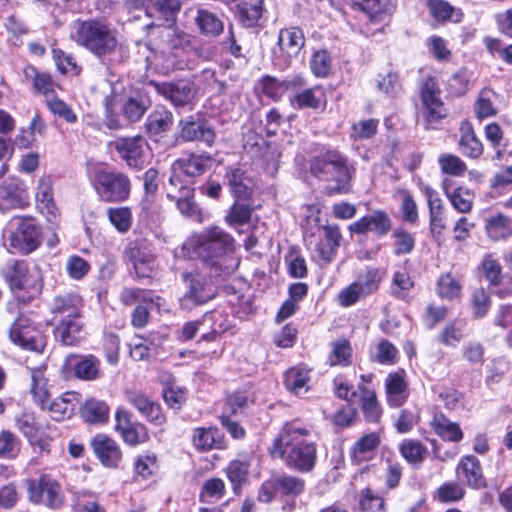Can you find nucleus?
<instances>
[{
  "mask_svg": "<svg viewBox=\"0 0 512 512\" xmlns=\"http://www.w3.org/2000/svg\"><path fill=\"white\" fill-rule=\"evenodd\" d=\"M225 181L231 194L237 199H247L252 194L254 182L246 170L239 166H228Z\"/></svg>",
  "mask_w": 512,
  "mask_h": 512,
  "instance_id": "b1692460",
  "label": "nucleus"
},
{
  "mask_svg": "<svg viewBox=\"0 0 512 512\" xmlns=\"http://www.w3.org/2000/svg\"><path fill=\"white\" fill-rule=\"evenodd\" d=\"M405 377L406 372L404 369H398L388 374L385 380V390L387 403L390 407H401L407 401L409 391Z\"/></svg>",
  "mask_w": 512,
  "mask_h": 512,
  "instance_id": "5701e85b",
  "label": "nucleus"
},
{
  "mask_svg": "<svg viewBox=\"0 0 512 512\" xmlns=\"http://www.w3.org/2000/svg\"><path fill=\"white\" fill-rule=\"evenodd\" d=\"M481 270L485 280L489 282L490 285L497 286L501 283L503 278L501 264L491 254H487L483 257Z\"/></svg>",
  "mask_w": 512,
  "mask_h": 512,
  "instance_id": "13d9d810",
  "label": "nucleus"
},
{
  "mask_svg": "<svg viewBox=\"0 0 512 512\" xmlns=\"http://www.w3.org/2000/svg\"><path fill=\"white\" fill-rule=\"evenodd\" d=\"M0 274L11 291H21L32 286L29 264L25 260H9Z\"/></svg>",
  "mask_w": 512,
  "mask_h": 512,
  "instance_id": "6ab92c4d",
  "label": "nucleus"
},
{
  "mask_svg": "<svg viewBox=\"0 0 512 512\" xmlns=\"http://www.w3.org/2000/svg\"><path fill=\"white\" fill-rule=\"evenodd\" d=\"M305 42L304 32L298 26L282 28L279 31L277 44L282 55L287 59L297 57L304 48Z\"/></svg>",
  "mask_w": 512,
  "mask_h": 512,
  "instance_id": "393cba45",
  "label": "nucleus"
},
{
  "mask_svg": "<svg viewBox=\"0 0 512 512\" xmlns=\"http://www.w3.org/2000/svg\"><path fill=\"white\" fill-rule=\"evenodd\" d=\"M371 359L382 365H394L398 360V349L387 339H381Z\"/></svg>",
  "mask_w": 512,
  "mask_h": 512,
  "instance_id": "5fc2aeb1",
  "label": "nucleus"
},
{
  "mask_svg": "<svg viewBox=\"0 0 512 512\" xmlns=\"http://www.w3.org/2000/svg\"><path fill=\"white\" fill-rule=\"evenodd\" d=\"M37 208L46 219L56 224L60 218V212L54 202L51 181L49 178L39 180L36 192Z\"/></svg>",
  "mask_w": 512,
  "mask_h": 512,
  "instance_id": "bb28decb",
  "label": "nucleus"
},
{
  "mask_svg": "<svg viewBox=\"0 0 512 512\" xmlns=\"http://www.w3.org/2000/svg\"><path fill=\"white\" fill-rule=\"evenodd\" d=\"M380 282V271L376 268L367 270L365 273L359 275L358 279L354 281L363 296L376 292L379 288Z\"/></svg>",
  "mask_w": 512,
  "mask_h": 512,
  "instance_id": "680f3d73",
  "label": "nucleus"
},
{
  "mask_svg": "<svg viewBox=\"0 0 512 512\" xmlns=\"http://www.w3.org/2000/svg\"><path fill=\"white\" fill-rule=\"evenodd\" d=\"M420 95L428 121H438L446 116V109L440 98L441 90L434 77L429 76L424 80Z\"/></svg>",
  "mask_w": 512,
  "mask_h": 512,
  "instance_id": "f3484780",
  "label": "nucleus"
},
{
  "mask_svg": "<svg viewBox=\"0 0 512 512\" xmlns=\"http://www.w3.org/2000/svg\"><path fill=\"white\" fill-rule=\"evenodd\" d=\"M263 11V0H239L236 4V17L247 28L258 24Z\"/></svg>",
  "mask_w": 512,
  "mask_h": 512,
  "instance_id": "72a5a7b5",
  "label": "nucleus"
},
{
  "mask_svg": "<svg viewBox=\"0 0 512 512\" xmlns=\"http://www.w3.org/2000/svg\"><path fill=\"white\" fill-rule=\"evenodd\" d=\"M161 37L166 42L168 49L172 51L184 50L191 45L189 34L170 26L161 32Z\"/></svg>",
  "mask_w": 512,
  "mask_h": 512,
  "instance_id": "864d4df0",
  "label": "nucleus"
},
{
  "mask_svg": "<svg viewBox=\"0 0 512 512\" xmlns=\"http://www.w3.org/2000/svg\"><path fill=\"white\" fill-rule=\"evenodd\" d=\"M173 115L166 108L155 109L145 121V129L150 135H159L171 129Z\"/></svg>",
  "mask_w": 512,
  "mask_h": 512,
  "instance_id": "ea45409f",
  "label": "nucleus"
},
{
  "mask_svg": "<svg viewBox=\"0 0 512 512\" xmlns=\"http://www.w3.org/2000/svg\"><path fill=\"white\" fill-rule=\"evenodd\" d=\"M394 239V254L396 256L410 254L415 248V237L402 227L396 228L392 233Z\"/></svg>",
  "mask_w": 512,
  "mask_h": 512,
  "instance_id": "4d7b16f0",
  "label": "nucleus"
},
{
  "mask_svg": "<svg viewBox=\"0 0 512 512\" xmlns=\"http://www.w3.org/2000/svg\"><path fill=\"white\" fill-rule=\"evenodd\" d=\"M91 446L99 461L108 468H117L122 460L118 443L105 434H97L91 440Z\"/></svg>",
  "mask_w": 512,
  "mask_h": 512,
  "instance_id": "412c9836",
  "label": "nucleus"
},
{
  "mask_svg": "<svg viewBox=\"0 0 512 512\" xmlns=\"http://www.w3.org/2000/svg\"><path fill=\"white\" fill-rule=\"evenodd\" d=\"M452 206L460 213H468L472 209L474 194L467 188L458 187L450 195Z\"/></svg>",
  "mask_w": 512,
  "mask_h": 512,
  "instance_id": "338daca9",
  "label": "nucleus"
},
{
  "mask_svg": "<svg viewBox=\"0 0 512 512\" xmlns=\"http://www.w3.org/2000/svg\"><path fill=\"white\" fill-rule=\"evenodd\" d=\"M210 324L211 331L204 333L201 336V340L203 341H214L218 335L224 333L228 325L225 324L223 319V315L217 311L207 312L203 315V324Z\"/></svg>",
  "mask_w": 512,
  "mask_h": 512,
  "instance_id": "bf43d9fd",
  "label": "nucleus"
},
{
  "mask_svg": "<svg viewBox=\"0 0 512 512\" xmlns=\"http://www.w3.org/2000/svg\"><path fill=\"white\" fill-rule=\"evenodd\" d=\"M309 171L320 181L332 182L330 193H347L355 175V167L348 157L337 149H326L311 157Z\"/></svg>",
  "mask_w": 512,
  "mask_h": 512,
  "instance_id": "20e7f679",
  "label": "nucleus"
},
{
  "mask_svg": "<svg viewBox=\"0 0 512 512\" xmlns=\"http://www.w3.org/2000/svg\"><path fill=\"white\" fill-rule=\"evenodd\" d=\"M253 207L236 201L228 210L225 220L230 227L248 224L251 221Z\"/></svg>",
  "mask_w": 512,
  "mask_h": 512,
  "instance_id": "603ef678",
  "label": "nucleus"
},
{
  "mask_svg": "<svg viewBox=\"0 0 512 512\" xmlns=\"http://www.w3.org/2000/svg\"><path fill=\"white\" fill-rule=\"evenodd\" d=\"M111 224L120 233H126L132 225V211L129 207H111L107 210Z\"/></svg>",
  "mask_w": 512,
  "mask_h": 512,
  "instance_id": "6e6d98bb",
  "label": "nucleus"
},
{
  "mask_svg": "<svg viewBox=\"0 0 512 512\" xmlns=\"http://www.w3.org/2000/svg\"><path fill=\"white\" fill-rule=\"evenodd\" d=\"M182 7L180 0H156L148 9V15L165 23L173 24Z\"/></svg>",
  "mask_w": 512,
  "mask_h": 512,
  "instance_id": "4c0bfd02",
  "label": "nucleus"
},
{
  "mask_svg": "<svg viewBox=\"0 0 512 512\" xmlns=\"http://www.w3.org/2000/svg\"><path fill=\"white\" fill-rule=\"evenodd\" d=\"M185 247L192 249L194 255L204 263L203 268L226 276L232 269L226 264L227 256L234 251V239L219 227L205 229L193 243Z\"/></svg>",
  "mask_w": 512,
  "mask_h": 512,
  "instance_id": "7ed1b4c3",
  "label": "nucleus"
},
{
  "mask_svg": "<svg viewBox=\"0 0 512 512\" xmlns=\"http://www.w3.org/2000/svg\"><path fill=\"white\" fill-rule=\"evenodd\" d=\"M275 485L278 487V492L283 496L293 498L303 494L306 488L304 479L285 473L275 477Z\"/></svg>",
  "mask_w": 512,
  "mask_h": 512,
  "instance_id": "a19ab883",
  "label": "nucleus"
},
{
  "mask_svg": "<svg viewBox=\"0 0 512 512\" xmlns=\"http://www.w3.org/2000/svg\"><path fill=\"white\" fill-rule=\"evenodd\" d=\"M74 40L108 70L122 65L130 56L128 47L118 39L117 30L105 19L79 22Z\"/></svg>",
  "mask_w": 512,
  "mask_h": 512,
  "instance_id": "f03ea898",
  "label": "nucleus"
},
{
  "mask_svg": "<svg viewBox=\"0 0 512 512\" xmlns=\"http://www.w3.org/2000/svg\"><path fill=\"white\" fill-rule=\"evenodd\" d=\"M431 426L434 432L445 441L459 442L463 438L459 425L451 422L441 413L434 415Z\"/></svg>",
  "mask_w": 512,
  "mask_h": 512,
  "instance_id": "58836bf2",
  "label": "nucleus"
},
{
  "mask_svg": "<svg viewBox=\"0 0 512 512\" xmlns=\"http://www.w3.org/2000/svg\"><path fill=\"white\" fill-rule=\"evenodd\" d=\"M485 229L489 238L493 240L506 239L512 235V219L503 214L489 217Z\"/></svg>",
  "mask_w": 512,
  "mask_h": 512,
  "instance_id": "37998d69",
  "label": "nucleus"
},
{
  "mask_svg": "<svg viewBox=\"0 0 512 512\" xmlns=\"http://www.w3.org/2000/svg\"><path fill=\"white\" fill-rule=\"evenodd\" d=\"M427 6L431 16L439 22H460L463 16L460 10L455 9L445 0H428Z\"/></svg>",
  "mask_w": 512,
  "mask_h": 512,
  "instance_id": "79ce46f5",
  "label": "nucleus"
},
{
  "mask_svg": "<svg viewBox=\"0 0 512 512\" xmlns=\"http://www.w3.org/2000/svg\"><path fill=\"white\" fill-rule=\"evenodd\" d=\"M81 417L90 424H103L108 421L109 407L105 401L88 399L80 407Z\"/></svg>",
  "mask_w": 512,
  "mask_h": 512,
  "instance_id": "e433bc0d",
  "label": "nucleus"
},
{
  "mask_svg": "<svg viewBox=\"0 0 512 512\" xmlns=\"http://www.w3.org/2000/svg\"><path fill=\"white\" fill-rule=\"evenodd\" d=\"M31 394L36 404L42 409H46L50 401V394L47 388V380L41 369H33L31 371Z\"/></svg>",
  "mask_w": 512,
  "mask_h": 512,
  "instance_id": "a18cd8bd",
  "label": "nucleus"
},
{
  "mask_svg": "<svg viewBox=\"0 0 512 512\" xmlns=\"http://www.w3.org/2000/svg\"><path fill=\"white\" fill-rule=\"evenodd\" d=\"M9 251L29 255L42 244V228L32 216H15L10 221Z\"/></svg>",
  "mask_w": 512,
  "mask_h": 512,
  "instance_id": "423d86ee",
  "label": "nucleus"
},
{
  "mask_svg": "<svg viewBox=\"0 0 512 512\" xmlns=\"http://www.w3.org/2000/svg\"><path fill=\"white\" fill-rule=\"evenodd\" d=\"M348 229L360 235L374 233L381 238L391 231L392 219L387 212L377 209L350 224Z\"/></svg>",
  "mask_w": 512,
  "mask_h": 512,
  "instance_id": "dca6fc26",
  "label": "nucleus"
},
{
  "mask_svg": "<svg viewBox=\"0 0 512 512\" xmlns=\"http://www.w3.org/2000/svg\"><path fill=\"white\" fill-rule=\"evenodd\" d=\"M213 156L209 153L184 152L173 162L168 184L191 185L194 179L203 175L211 166Z\"/></svg>",
  "mask_w": 512,
  "mask_h": 512,
  "instance_id": "6e6552de",
  "label": "nucleus"
},
{
  "mask_svg": "<svg viewBox=\"0 0 512 512\" xmlns=\"http://www.w3.org/2000/svg\"><path fill=\"white\" fill-rule=\"evenodd\" d=\"M83 299L76 293L66 292L56 295L48 303L51 323L82 316Z\"/></svg>",
  "mask_w": 512,
  "mask_h": 512,
  "instance_id": "2eb2a0df",
  "label": "nucleus"
},
{
  "mask_svg": "<svg viewBox=\"0 0 512 512\" xmlns=\"http://www.w3.org/2000/svg\"><path fill=\"white\" fill-rule=\"evenodd\" d=\"M359 506L363 512H385V501L370 488L361 491Z\"/></svg>",
  "mask_w": 512,
  "mask_h": 512,
  "instance_id": "69168bd1",
  "label": "nucleus"
},
{
  "mask_svg": "<svg viewBox=\"0 0 512 512\" xmlns=\"http://www.w3.org/2000/svg\"><path fill=\"white\" fill-rule=\"evenodd\" d=\"M10 340L19 347L41 353L45 348L43 337L34 330L29 318L20 314L9 330Z\"/></svg>",
  "mask_w": 512,
  "mask_h": 512,
  "instance_id": "4468645a",
  "label": "nucleus"
},
{
  "mask_svg": "<svg viewBox=\"0 0 512 512\" xmlns=\"http://www.w3.org/2000/svg\"><path fill=\"white\" fill-rule=\"evenodd\" d=\"M309 67L315 77H328L332 70V58L328 50L318 49L313 51L309 60Z\"/></svg>",
  "mask_w": 512,
  "mask_h": 512,
  "instance_id": "09e8293b",
  "label": "nucleus"
},
{
  "mask_svg": "<svg viewBox=\"0 0 512 512\" xmlns=\"http://www.w3.org/2000/svg\"><path fill=\"white\" fill-rule=\"evenodd\" d=\"M358 389L360 391V407L366 421L378 422L382 415V408L375 391L362 384L358 386Z\"/></svg>",
  "mask_w": 512,
  "mask_h": 512,
  "instance_id": "c9c22d12",
  "label": "nucleus"
},
{
  "mask_svg": "<svg viewBox=\"0 0 512 512\" xmlns=\"http://www.w3.org/2000/svg\"><path fill=\"white\" fill-rule=\"evenodd\" d=\"M94 187L103 202L120 203L129 199L132 184L125 173L102 169L95 174Z\"/></svg>",
  "mask_w": 512,
  "mask_h": 512,
  "instance_id": "0eeeda50",
  "label": "nucleus"
},
{
  "mask_svg": "<svg viewBox=\"0 0 512 512\" xmlns=\"http://www.w3.org/2000/svg\"><path fill=\"white\" fill-rule=\"evenodd\" d=\"M399 451L408 463L418 466L423 463L427 448L417 440L406 439L400 444Z\"/></svg>",
  "mask_w": 512,
  "mask_h": 512,
  "instance_id": "8fccbe9b",
  "label": "nucleus"
},
{
  "mask_svg": "<svg viewBox=\"0 0 512 512\" xmlns=\"http://www.w3.org/2000/svg\"><path fill=\"white\" fill-rule=\"evenodd\" d=\"M181 137L185 141H201L211 147L216 139L212 125L205 119L186 118L180 121Z\"/></svg>",
  "mask_w": 512,
  "mask_h": 512,
  "instance_id": "aec40b11",
  "label": "nucleus"
},
{
  "mask_svg": "<svg viewBox=\"0 0 512 512\" xmlns=\"http://www.w3.org/2000/svg\"><path fill=\"white\" fill-rule=\"evenodd\" d=\"M28 498L35 504L58 508L63 503L60 484L49 474H41L36 479L27 480Z\"/></svg>",
  "mask_w": 512,
  "mask_h": 512,
  "instance_id": "9d476101",
  "label": "nucleus"
},
{
  "mask_svg": "<svg viewBox=\"0 0 512 512\" xmlns=\"http://www.w3.org/2000/svg\"><path fill=\"white\" fill-rule=\"evenodd\" d=\"M332 352L329 356L331 366H348L351 363L352 348L348 340L340 339L333 344Z\"/></svg>",
  "mask_w": 512,
  "mask_h": 512,
  "instance_id": "052dcab7",
  "label": "nucleus"
},
{
  "mask_svg": "<svg viewBox=\"0 0 512 512\" xmlns=\"http://www.w3.org/2000/svg\"><path fill=\"white\" fill-rule=\"evenodd\" d=\"M20 445V440L11 431L2 430L0 432V458H15L20 451Z\"/></svg>",
  "mask_w": 512,
  "mask_h": 512,
  "instance_id": "e2e57ef3",
  "label": "nucleus"
},
{
  "mask_svg": "<svg viewBox=\"0 0 512 512\" xmlns=\"http://www.w3.org/2000/svg\"><path fill=\"white\" fill-rule=\"evenodd\" d=\"M167 198L176 203L181 214L187 217L196 216L198 213L197 206L193 201L194 188L191 185H172L166 186Z\"/></svg>",
  "mask_w": 512,
  "mask_h": 512,
  "instance_id": "a878e982",
  "label": "nucleus"
},
{
  "mask_svg": "<svg viewBox=\"0 0 512 512\" xmlns=\"http://www.w3.org/2000/svg\"><path fill=\"white\" fill-rule=\"evenodd\" d=\"M458 145L461 153L468 158L478 159L483 154L482 142L476 136L472 124L467 120L460 124Z\"/></svg>",
  "mask_w": 512,
  "mask_h": 512,
  "instance_id": "7c9ffc66",
  "label": "nucleus"
},
{
  "mask_svg": "<svg viewBox=\"0 0 512 512\" xmlns=\"http://www.w3.org/2000/svg\"><path fill=\"white\" fill-rule=\"evenodd\" d=\"M323 232L327 244L316 242L315 251L318 253V256L321 260H323L325 263H329L332 261L336 250L340 246L342 235L339 227L336 225L323 226Z\"/></svg>",
  "mask_w": 512,
  "mask_h": 512,
  "instance_id": "473e14b6",
  "label": "nucleus"
},
{
  "mask_svg": "<svg viewBox=\"0 0 512 512\" xmlns=\"http://www.w3.org/2000/svg\"><path fill=\"white\" fill-rule=\"evenodd\" d=\"M380 445V436L376 432L368 433L355 442L351 449L353 457L363 458L365 454L372 453Z\"/></svg>",
  "mask_w": 512,
  "mask_h": 512,
  "instance_id": "0e129e2a",
  "label": "nucleus"
},
{
  "mask_svg": "<svg viewBox=\"0 0 512 512\" xmlns=\"http://www.w3.org/2000/svg\"><path fill=\"white\" fill-rule=\"evenodd\" d=\"M125 398L127 402L135 407L150 423L161 426L166 422V417L160 404L150 399L141 391L127 390L125 392Z\"/></svg>",
  "mask_w": 512,
  "mask_h": 512,
  "instance_id": "a211bd4d",
  "label": "nucleus"
},
{
  "mask_svg": "<svg viewBox=\"0 0 512 512\" xmlns=\"http://www.w3.org/2000/svg\"><path fill=\"white\" fill-rule=\"evenodd\" d=\"M310 370L304 366L292 367L284 375V385L286 389L295 394L301 395L308 391V382L310 381Z\"/></svg>",
  "mask_w": 512,
  "mask_h": 512,
  "instance_id": "f704fd0d",
  "label": "nucleus"
},
{
  "mask_svg": "<svg viewBox=\"0 0 512 512\" xmlns=\"http://www.w3.org/2000/svg\"><path fill=\"white\" fill-rule=\"evenodd\" d=\"M25 77L31 79L33 88L39 94H43L47 99L54 94L53 81L50 74L39 72L35 67L28 66L24 70Z\"/></svg>",
  "mask_w": 512,
  "mask_h": 512,
  "instance_id": "49530a36",
  "label": "nucleus"
},
{
  "mask_svg": "<svg viewBox=\"0 0 512 512\" xmlns=\"http://www.w3.org/2000/svg\"><path fill=\"white\" fill-rule=\"evenodd\" d=\"M149 85L159 95L169 100L175 108H183L192 104L196 95L193 82L185 79L169 82L150 81Z\"/></svg>",
  "mask_w": 512,
  "mask_h": 512,
  "instance_id": "f8f14e48",
  "label": "nucleus"
},
{
  "mask_svg": "<svg viewBox=\"0 0 512 512\" xmlns=\"http://www.w3.org/2000/svg\"><path fill=\"white\" fill-rule=\"evenodd\" d=\"M221 277L224 276L217 275V273L207 268L183 272L181 279L185 291L179 299L180 308L191 311L212 300L216 296V284Z\"/></svg>",
  "mask_w": 512,
  "mask_h": 512,
  "instance_id": "39448f33",
  "label": "nucleus"
},
{
  "mask_svg": "<svg viewBox=\"0 0 512 512\" xmlns=\"http://www.w3.org/2000/svg\"><path fill=\"white\" fill-rule=\"evenodd\" d=\"M259 83L263 94L275 101L280 100L285 94L283 80H279L276 77L264 75Z\"/></svg>",
  "mask_w": 512,
  "mask_h": 512,
  "instance_id": "774afa93",
  "label": "nucleus"
},
{
  "mask_svg": "<svg viewBox=\"0 0 512 512\" xmlns=\"http://www.w3.org/2000/svg\"><path fill=\"white\" fill-rule=\"evenodd\" d=\"M100 365V360L92 354H69L64 360L62 369L66 377L74 376L80 380L94 381L103 375Z\"/></svg>",
  "mask_w": 512,
  "mask_h": 512,
  "instance_id": "ddd939ff",
  "label": "nucleus"
},
{
  "mask_svg": "<svg viewBox=\"0 0 512 512\" xmlns=\"http://www.w3.org/2000/svg\"><path fill=\"white\" fill-rule=\"evenodd\" d=\"M15 425L17 429L31 444L39 440V427L33 413L22 412L15 416Z\"/></svg>",
  "mask_w": 512,
  "mask_h": 512,
  "instance_id": "3c124183",
  "label": "nucleus"
},
{
  "mask_svg": "<svg viewBox=\"0 0 512 512\" xmlns=\"http://www.w3.org/2000/svg\"><path fill=\"white\" fill-rule=\"evenodd\" d=\"M115 149L131 169L140 171L148 164L149 144L143 136L119 138Z\"/></svg>",
  "mask_w": 512,
  "mask_h": 512,
  "instance_id": "9b49d317",
  "label": "nucleus"
},
{
  "mask_svg": "<svg viewBox=\"0 0 512 512\" xmlns=\"http://www.w3.org/2000/svg\"><path fill=\"white\" fill-rule=\"evenodd\" d=\"M311 430L298 420L285 422L268 452L273 459H280L284 465L299 473L311 472L317 463L318 445L309 440Z\"/></svg>",
  "mask_w": 512,
  "mask_h": 512,
  "instance_id": "f257e3e1",
  "label": "nucleus"
},
{
  "mask_svg": "<svg viewBox=\"0 0 512 512\" xmlns=\"http://www.w3.org/2000/svg\"><path fill=\"white\" fill-rule=\"evenodd\" d=\"M192 444L198 452L224 450L227 441L224 434L216 427H197L193 429Z\"/></svg>",
  "mask_w": 512,
  "mask_h": 512,
  "instance_id": "4be33fe9",
  "label": "nucleus"
},
{
  "mask_svg": "<svg viewBox=\"0 0 512 512\" xmlns=\"http://www.w3.org/2000/svg\"><path fill=\"white\" fill-rule=\"evenodd\" d=\"M55 338L67 346L78 345L84 338L82 316L53 323Z\"/></svg>",
  "mask_w": 512,
  "mask_h": 512,
  "instance_id": "c85d7f7f",
  "label": "nucleus"
},
{
  "mask_svg": "<svg viewBox=\"0 0 512 512\" xmlns=\"http://www.w3.org/2000/svg\"><path fill=\"white\" fill-rule=\"evenodd\" d=\"M396 0H352L353 7L364 12L371 21L382 22L396 10Z\"/></svg>",
  "mask_w": 512,
  "mask_h": 512,
  "instance_id": "cd10ccee",
  "label": "nucleus"
},
{
  "mask_svg": "<svg viewBox=\"0 0 512 512\" xmlns=\"http://www.w3.org/2000/svg\"><path fill=\"white\" fill-rule=\"evenodd\" d=\"M150 105V100L146 97H129L122 105V114L130 123L138 122Z\"/></svg>",
  "mask_w": 512,
  "mask_h": 512,
  "instance_id": "c03bdc74",
  "label": "nucleus"
},
{
  "mask_svg": "<svg viewBox=\"0 0 512 512\" xmlns=\"http://www.w3.org/2000/svg\"><path fill=\"white\" fill-rule=\"evenodd\" d=\"M250 464L246 460H233L226 468V475L232 484L235 494H239L242 485L247 481Z\"/></svg>",
  "mask_w": 512,
  "mask_h": 512,
  "instance_id": "de8ad7c7",
  "label": "nucleus"
},
{
  "mask_svg": "<svg viewBox=\"0 0 512 512\" xmlns=\"http://www.w3.org/2000/svg\"><path fill=\"white\" fill-rule=\"evenodd\" d=\"M457 473L459 476L463 475V482L474 489H483L487 486L480 461L473 455H466L460 459Z\"/></svg>",
  "mask_w": 512,
  "mask_h": 512,
  "instance_id": "c756f323",
  "label": "nucleus"
},
{
  "mask_svg": "<svg viewBox=\"0 0 512 512\" xmlns=\"http://www.w3.org/2000/svg\"><path fill=\"white\" fill-rule=\"evenodd\" d=\"M123 261L131 266L138 279L149 278L157 269L156 255L145 239L130 241L124 248Z\"/></svg>",
  "mask_w": 512,
  "mask_h": 512,
  "instance_id": "1a4fd4ad",
  "label": "nucleus"
},
{
  "mask_svg": "<svg viewBox=\"0 0 512 512\" xmlns=\"http://www.w3.org/2000/svg\"><path fill=\"white\" fill-rule=\"evenodd\" d=\"M195 25L199 33L206 38H217L224 31L222 19L207 9H197Z\"/></svg>",
  "mask_w": 512,
  "mask_h": 512,
  "instance_id": "2f4dec72",
  "label": "nucleus"
}]
</instances>
